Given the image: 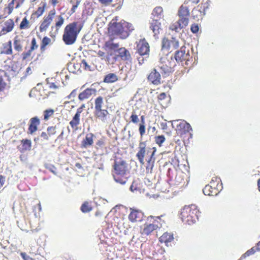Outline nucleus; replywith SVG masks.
I'll use <instances>...</instances> for the list:
<instances>
[{"label":"nucleus","instance_id":"nucleus-14","mask_svg":"<svg viewBox=\"0 0 260 260\" xmlns=\"http://www.w3.org/2000/svg\"><path fill=\"white\" fill-rule=\"evenodd\" d=\"M179 17V19L177 21L170 25V29L171 30L178 31L179 29H181L188 25L189 22V17Z\"/></svg>","mask_w":260,"mask_h":260},{"label":"nucleus","instance_id":"nucleus-48","mask_svg":"<svg viewBox=\"0 0 260 260\" xmlns=\"http://www.w3.org/2000/svg\"><path fill=\"white\" fill-rule=\"evenodd\" d=\"M39 47L35 38H33L31 41V45L29 49L32 51L37 49Z\"/></svg>","mask_w":260,"mask_h":260},{"label":"nucleus","instance_id":"nucleus-57","mask_svg":"<svg viewBox=\"0 0 260 260\" xmlns=\"http://www.w3.org/2000/svg\"><path fill=\"white\" fill-rule=\"evenodd\" d=\"M20 255L23 260H35V259L30 257L29 255H26L25 252H21L20 253Z\"/></svg>","mask_w":260,"mask_h":260},{"label":"nucleus","instance_id":"nucleus-63","mask_svg":"<svg viewBox=\"0 0 260 260\" xmlns=\"http://www.w3.org/2000/svg\"><path fill=\"white\" fill-rule=\"evenodd\" d=\"M75 166L76 167H77V168L80 169H82V165L79 163V162H77L75 164Z\"/></svg>","mask_w":260,"mask_h":260},{"label":"nucleus","instance_id":"nucleus-36","mask_svg":"<svg viewBox=\"0 0 260 260\" xmlns=\"http://www.w3.org/2000/svg\"><path fill=\"white\" fill-rule=\"evenodd\" d=\"M31 24L26 17H24L20 22L19 28L20 30L27 29L30 28Z\"/></svg>","mask_w":260,"mask_h":260},{"label":"nucleus","instance_id":"nucleus-43","mask_svg":"<svg viewBox=\"0 0 260 260\" xmlns=\"http://www.w3.org/2000/svg\"><path fill=\"white\" fill-rule=\"evenodd\" d=\"M54 113V110L52 109H46L43 112V119L45 121H47L49 118L51 117Z\"/></svg>","mask_w":260,"mask_h":260},{"label":"nucleus","instance_id":"nucleus-51","mask_svg":"<svg viewBox=\"0 0 260 260\" xmlns=\"http://www.w3.org/2000/svg\"><path fill=\"white\" fill-rule=\"evenodd\" d=\"M85 108V104H82L79 108L77 110L76 113L75 115H77L80 117V114L83 112L84 109Z\"/></svg>","mask_w":260,"mask_h":260},{"label":"nucleus","instance_id":"nucleus-26","mask_svg":"<svg viewBox=\"0 0 260 260\" xmlns=\"http://www.w3.org/2000/svg\"><path fill=\"white\" fill-rule=\"evenodd\" d=\"M150 28L154 33V36L155 37L159 34L161 30L160 22L157 19H153L150 23Z\"/></svg>","mask_w":260,"mask_h":260},{"label":"nucleus","instance_id":"nucleus-38","mask_svg":"<svg viewBox=\"0 0 260 260\" xmlns=\"http://www.w3.org/2000/svg\"><path fill=\"white\" fill-rule=\"evenodd\" d=\"M178 15L179 17H189L188 8L186 6L182 5L178 10Z\"/></svg>","mask_w":260,"mask_h":260},{"label":"nucleus","instance_id":"nucleus-61","mask_svg":"<svg viewBox=\"0 0 260 260\" xmlns=\"http://www.w3.org/2000/svg\"><path fill=\"white\" fill-rule=\"evenodd\" d=\"M76 90L74 89L69 94V95L68 96V98H70L71 97H75L76 96Z\"/></svg>","mask_w":260,"mask_h":260},{"label":"nucleus","instance_id":"nucleus-28","mask_svg":"<svg viewBox=\"0 0 260 260\" xmlns=\"http://www.w3.org/2000/svg\"><path fill=\"white\" fill-rule=\"evenodd\" d=\"M94 92V90L93 89L86 88L79 94L78 99L81 101L86 100L89 98Z\"/></svg>","mask_w":260,"mask_h":260},{"label":"nucleus","instance_id":"nucleus-34","mask_svg":"<svg viewBox=\"0 0 260 260\" xmlns=\"http://www.w3.org/2000/svg\"><path fill=\"white\" fill-rule=\"evenodd\" d=\"M51 40L49 37L45 36L43 38L41 45H40V51L42 53H43L46 49V46L51 44Z\"/></svg>","mask_w":260,"mask_h":260},{"label":"nucleus","instance_id":"nucleus-52","mask_svg":"<svg viewBox=\"0 0 260 260\" xmlns=\"http://www.w3.org/2000/svg\"><path fill=\"white\" fill-rule=\"evenodd\" d=\"M7 86L6 83L4 81V80L0 78V92L4 91L6 88Z\"/></svg>","mask_w":260,"mask_h":260},{"label":"nucleus","instance_id":"nucleus-54","mask_svg":"<svg viewBox=\"0 0 260 260\" xmlns=\"http://www.w3.org/2000/svg\"><path fill=\"white\" fill-rule=\"evenodd\" d=\"M199 28L198 25L195 23L192 24L190 27V30L191 32L194 34L198 32L199 31Z\"/></svg>","mask_w":260,"mask_h":260},{"label":"nucleus","instance_id":"nucleus-37","mask_svg":"<svg viewBox=\"0 0 260 260\" xmlns=\"http://www.w3.org/2000/svg\"><path fill=\"white\" fill-rule=\"evenodd\" d=\"M118 80L117 75L114 73H110L105 76L104 82L105 83H113Z\"/></svg>","mask_w":260,"mask_h":260},{"label":"nucleus","instance_id":"nucleus-33","mask_svg":"<svg viewBox=\"0 0 260 260\" xmlns=\"http://www.w3.org/2000/svg\"><path fill=\"white\" fill-rule=\"evenodd\" d=\"M14 47L15 50L18 52H21L22 51L23 46L22 40L18 36H16L14 38Z\"/></svg>","mask_w":260,"mask_h":260},{"label":"nucleus","instance_id":"nucleus-64","mask_svg":"<svg viewBox=\"0 0 260 260\" xmlns=\"http://www.w3.org/2000/svg\"><path fill=\"white\" fill-rule=\"evenodd\" d=\"M257 188L260 192V178L257 180Z\"/></svg>","mask_w":260,"mask_h":260},{"label":"nucleus","instance_id":"nucleus-16","mask_svg":"<svg viewBox=\"0 0 260 260\" xmlns=\"http://www.w3.org/2000/svg\"><path fill=\"white\" fill-rule=\"evenodd\" d=\"M40 123V119L38 116L31 118L29 121L27 133L32 135L36 132Z\"/></svg>","mask_w":260,"mask_h":260},{"label":"nucleus","instance_id":"nucleus-22","mask_svg":"<svg viewBox=\"0 0 260 260\" xmlns=\"http://www.w3.org/2000/svg\"><path fill=\"white\" fill-rule=\"evenodd\" d=\"M148 80L154 85H159L161 83V76L156 69H153L149 74Z\"/></svg>","mask_w":260,"mask_h":260},{"label":"nucleus","instance_id":"nucleus-6","mask_svg":"<svg viewBox=\"0 0 260 260\" xmlns=\"http://www.w3.org/2000/svg\"><path fill=\"white\" fill-rule=\"evenodd\" d=\"M200 211L196 206L191 205L185 206L181 210L180 218L183 222L188 224L195 223L198 219Z\"/></svg>","mask_w":260,"mask_h":260},{"label":"nucleus","instance_id":"nucleus-60","mask_svg":"<svg viewBox=\"0 0 260 260\" xmlns=\"http://www.w3.org/2000/svg\"><path fill=\"white\" fill-rule=\"evenodd\" d=\"M97 54L99 57H105V53L101 50H99Z\"/></svg>","mask_w":260,"mask_h":260},{"label":"nucleus","instance_id":"nucleus-25","mask_svg":"<svg viewBox=\"0 0 260 260\" xmlns=\"http://www.w3.org/2000/svg\"><path fill=\"white\" fill-rule=\"evenodd\" d=\"M155 227V226L151 224L150 222H146L143 225V228L141 229V234L145 236L150 235L153 232L156 230Z\"/></svg>","mask_w":260,"mask_h":260},{"label":"nucleus","instance_id":"nucleus-12","mask_svg":"<svg viewBox=\"0 0 260 260\" xmlns=\"http://www.w3.org/2000/svg\"><path fill=\"white\" fill-rule=\"evenodd\" d=\"M179 47V41L174 37L170 39L164 38L162 40L161 48L162 50L173 51Z\"/></svg>","mask_w":260,"mask_h":260},{"label":"nucleus","instance_id":"nucleus-18","mask_svg":"<svg viewBox=\"0 0 260 260\" xmlns=\"http://www.w3.org/2000/svg\"><path fill=\"white\" fill-rule=\"evenodd\" d=\"M131 212L128 216V218L132 222L140 221L143 216V213L139 210L130 208Z\"/></svg>","mask_w":260,"mask_h":260},{"label":"nucleus","instance_id":"nucleus-58","mask_svg":"<svg viewBox=\"0 0 260 260\" xmlns=\"http://www.w3.org/2000/svg\"><path fill=\"white\" fill-rule=\"evenodd\" d=\"M5 182V178L2 175H0V188H1Z\"/></svg>","mask_w":260,"mask_h":260},{"label":"nucleus","instance_id":"nucleus-59","mask_svg":"<svg viewBox=\"0 0 260 260\" xmlns=\"http://www.w3.org/2000/svg\"><path fill=\"white\" fill-rule=\"evenodd\" d=\"M50 3L52 6L55 7L59 3V1L58 0H50Z\"/></svg>","mask_w":260,"mask_h":260},{"label":"nucleus","instance_id":"nucleus-11","mask_svg":"<svg viewBox=\"0 0 260 260\" xmlns=\"http://www.w3.org/2000/svg\"><path fill=\"white\" fill-rule=\"evenodd\" d=\"M174 57L178 62H182L184 61L185 64L186 65L189 64L188 62L191 58L189 50L186 51V48L184 46H182L179 50L175 52Z\"/></svg>","mask_w":260,"mask_h":260},{"label":"nucleus","instance_id":"nucleus-30","mask_svg":"<svg viewBox=\"0 0 260 260\" xmlns=\"http://www.w3.org/2000/svg\"><path fill=\"white\" fill-rule=\"evenodd\" d=\"M1 53V54L7 55H11L12 54L13 51L11 41H9L8 43L3 44V47Z\"/></svg>","mask_w":260,"mask_h":260},{"label":"nucleus","instance_id":"nucleus-45","mask_svg":"<svg viewBox=\"0 0 260 260\" xmlns=\"http://www.w3.org/2000/svg\"><path fill=\"white\" fill-rule=\"evenodd\" d=\"M105 139L102 138L98 140L95 143V148L97 150L106 148Z\"/></svg>","mask_w":260,"mask_h":260},{"label":"nucleus","instance_id":"nucleus-19","mask_svg":"<svg viewBox=\"0 0 260 260\" xmlns=\"http://www.w3.org/2000/svg\"><path fill=\"white\" fill-rule=\"evenodd\" d=\"M56 133V126H49L47 128L46 132H42L40 138L42 141H48L49 138L55 135Z\"/></svg>","mask_w":260,"mask_h":260},{"label":"nucleus","instance_id":"nucleus-39","mask_svg":"<svg viewBox=\"0 0 260 260\" xmlns=\"http://www.w3.org/2000/svg\"><path fill=\"white\" fill-rule=\"evenodd\" d=\"M46 8V4L44 3L42 6L39 7L37 10L32 13V15L35 16L37 18L41 16L45 11Z\"/></svg>","mask_w":260,"mask_h":260},{"label":"nucleus","instance_id":"nucleus-9","mask_svg":"<svg viewBox=\"0 0 260 260\" xmlns=\"http://www.w3.org/2000/svg\"><path fill=\"white\" fill-rule=\"evenodd\" d=\"M56 14L54 8L50 10L45 14L39 23V31L45 32L51 26Z\"/></svg>","mask_w":260,"mask_h":260},{"label":"nucleus","instance_id":"nucleus-3","mask_svg":"<svg viewBox=\"0 0 260 260\" xmlns=\"http://www.w3.org/2000/svg\"><path fill=\"white\" fill-rule=\"evenodd\" d=\"M128 166L126 161L121 158H116L113 165L112 176L114 180L121 184L127 181Z\"/></svg>","mask_w":260,"mask_h":260},{"label":"nucleus","instance_id":"nucleus-49","mask_svg":"<svg viewBox=\"0 0 260 260\" xmlns=\"http://www.w3.org/2000/svg\"><path fill=\"white\" fill-rule=\"evenodd\" d=\"M167 98V95L165 92L160 93L157 97L158 102L163 106L164 101Z\"/></svg>","mask_w":260,"mask_h":260},{"label":"nucleus","instance_id":"nucleus-23","mask_svg":"<svg viewBox=\"0 0 260 260\" xmlns=\"http://www.w3.org/2000/svg\"><path fill=\"white\" fill-rule=\"evenodd\" d=\"M94 137V135L92 133H90L87 134L85 138H84L81 142V147L83 148H87L92 146Z\"/></svg>","mask_w":260,"mask_h":260},{"label":"nucleus","instance_id":"nucleus-4","mask_svg":"<svg viewBox=\"0 0 260 260\" xmlns=\"http://www.w3.org/2000/svg\"><path fill=\"white\" fill-rule=\"evenodd\" d=\"M82 27L83 25L77 21H74L67 24L64 27L62 35V40L64 44L67 45L74 44Z\"/></svg>","mask_w":260,"mask_h":260},{"label":"nucleus","instance_id":"nucleus-56","mask_svg":"<svg viewBox=\"0 0 260 260\" xmlns=\"http://www.w3.org/2000/svg\"><path fill=\"white\" fill-rule=\"evenodd\" d=\"M80 3V1L79 0H77L76 2V3L73 5V6L71 9V12L72 14L75 12L77 8L78 7V6L79 5Z\"/></svg>","mask_w":260,"mask_h":260},{"label":"nucleus","instance_id":"nucleus-5","mask_svg":"<svg viewBox=\"0 0 260 260\" xmlns=\"http://www.w3.org/2000/svg\"><path fill=\"white\" fill-rule=\"evenodd\" d=\"M108 108V106L104 103V98L101 95L98 96L94 100V117L103 123L107 122L110 120L111 116Z\"/></svg>","mask_w":260,"mask_h":260},{"label":"nucleus","instance_id":"nucleus-2","mask_svg":"<svg viewBox=\"0 0 260 260\" xmlns=\"http://www.w3.org/2000/svg\"><path fill=\"white\" fill-rule=\"evenodd\" d=\"M118 20L117 16L112 19L109 25V30L112 34L118 36L121 39H126L134 30V27L131 23L124 20L117 22Z\"/></svg>","mask_w":260,"mask_h":260},{"label":"nucleus","instance_id":"nucleus-62","mask_svg":"<svg viewBox=\"0 0 260 260\" xmlns=\"http://www.w3.org/2000/svg\"><path fill=\"white\" fill-rule=\"evenodd\" d=\"M255 247L256 248L257 251L260 250V241L257 243Z\"/></svg>","mask_w":260,"mask_h":260},{"label":"nucleus","instance_id":"nucleus-46","mask_svg":"<svg viewBox=\"0 0 260 260\" xmlns=\"http://www.w3.org/2000/svg\"><path fill=\"white\" fill-rule=\"evenodd\" d=\"M32 51L29 50L27 51L23 52L22 54V59L23 60H30L32 58L31 57V54H32Z\"/></svg>","mask_w":260,"mask_h":260},{"label":"nucleus","instance_id":"nucleus-35","mask_svg":"<svg viewBox=\"0 0 260 260\" xmlns=\"http://www.w3.org/2000/svg\"><path fill=\"white\" fill-rule=\"evenodd\" d=\"M16 0H12L10 2L8 3L7 6H6L4 9V13L7 15V16H9L12 14L14 9V4Z\"/></svg>","mask_w":260,"mask_h":260},{"label":"nucleus","instance_id":"nucleus-1","mask_svg":"<svg viewBox=\"0 0 260 260\" xmlns=\"http://www.w3.org/2000/svg\"><path fill=\"white\" fill-rule=\"evenodd\" d=\"M156 149L155 147L147 148L146 141H140L138 145V151L136 154L139 162L141 165H144L146 161V171L147 173L152 172L155 158L154 154Z\"/></svg>","mask_w":260,"mask_h":260},{"label":"nucleus","instance_id":"nucleus-10","mask_svg":"<svg viewBox=\"0 0 260 260\" xmlns=\"http://www.w3.org/2000/svg\"><path fill=\"white\" fill-rule=\"evenodd\" d=\"M221 183L219 179H212L210 182L203 189V193L206 196H215L217 195L221 190Z\"/></svg>","mask_w":260,"mask_h":260},{"label":"nucleus","instance_id":"nucleus-50","mask_svg":"<svg viewBox=\"0 0 260 260\" xmlns=\"http://www.w3.org/2000/svg\"><path fill=\"white\" fill-rule=\"evenodd\" d=\"M81 67H82L86 71H91V67L88 65L87 62L85 60L83 59L82 60L81 63Z\"/></svg>","mask_w":260,"mask_h":260},{"label":"nucleus","instance_id":"nucleus-7","mask_svg":"<svg viewBox=\"0 0 260 260\" xmlns=\"http://www.w3.org/2000/svg\"><path fill=\"white\" fill-rule=\"evenodd\" d=\"M173 121L177 123L175 129L177 136L180 137L183 142L192 138V128L189 123L184 120H176Z\"/></svg>","mask_w":260,"mask_h":260},{"label":"nucleus","instance_id":"nucleus-53","mask_svg":"<svg viewBox=\"0 0 260 260\" xmlns=\"http://www.w3.org/2000/svg\"><path fill=\"white\" fill-rule=\"evenodd\" d=\"M46 169L49 170L51 172H52L54 175H57L56 168L54 166L49 165L48 166L46 167Z\"/></svg>","mask_w":260,"mask_h":260},{"label":"nucleus","instance_id":"nucleus-47","mask_svg":"<svg viewBox=\"0 0 260 260\" xmlns=\"http://www.w3.org/2000/svg\"><path fill=\"white\" fill-rule=\"evenodd\" d=\"M131 121L133 123L137 124L139 121L138 116L137 115L136 112L133 111L130 116Z\"/></svg>","mask_w":260,"mask_h":260},{"label":"nucleus","instance_id":"nucleus-31","mask_svg":"<svg viewBox=\"0 0 260 260\" xmlns=\"http://www.w3.org/2000/svg\"><path fill=\"white\" fill-rule=\"evenodd\" d=\"M118 43H114L112 40L106 41L104 44V48L107 51V53L109 52L108 51L116 50L119 47Z\"/></svg>","mask_w":260,"mask_h":260},{"label":"nucleus","instance_id":"nucleus-55","mask_svg":"<svg viewBox=\"0 0 260 260\" xmlns=\"http://www.w3.org/2000/svg\"><path fill=\"white\" fill-rule=\"evenodd\" d=\"M99 2L104 6H108L112 2V0H98Z\"/></svg>","mask_w":260,"mask_h":260},{"label":"nucleus","instance_id":"nucleus-32","mask_svg":"<svg viewBox=\"0 0 260 260\" xmlns=\"http://www.w3.org/2000/svg\"><path fill=\"white\" fill-rule=\"evenodd\" d=\"M80 117L77 115H75L73 116L72 119L70 122V125L74 131H76L78 130V126L80 124Z\"/></svg>","mask_w":260,"mask_h":260},{"label":"nucleus","instance_id":"nucleus-17","mask_svg":"<svg viewBox=\"0 0 260 260\" xmlns=\"http://www.w3.org/2000/svg\"><path fill=\"white\" fill-rule=\"evenodd\" d=\"M15 27V22L13 19L10 18L4 23V25L0 31V37L11 32Z\"/></svg>","mask_w":260,"mask_h":260},{"label":"nucleus","instance_id":"nucleus-21","mask_svg":"<svg viewBox=\"0 0 260 260\" xmlns=\"http://www.w3.org/2000/svg\"><path fill=\"white\" fill-rule=\"evenodd\" d=\"M159 68L162 74L166 75H169L172 72L173 66L169 61L167 59L160 62Z\"/></svg>","mask_w":260,"mask_h":260},{"label":"nucleus","instance_id":"nucleus-40","mask_svg":"<svg viewBox=\"0 0 260 260\" xmlns=\"http://www.w3.org/2000/svg\"><path fill=\"white\" fill-rule=\"evenodd\" d=\"M163 13V9L162 7L158 6L155 7L152 13V15L153 16V17L157 18H160L162 14Z\"/></svg>","mask_w":260,"mask_h":260},{"label":"nucleus","instance_id":"nucleus-20","mask_svg":"<svg viewBox=\"0 0 260 260\" xmlns=\"http://www.w3.org/2000/svg\"><path fill=\"white\" fill-rule=\"evenodd\" d=\"M164 215L160 216H154L152 215L149 216L147 218V220H149V222L152 225H154L156 230L162 227V225L165 223V221L161 219V217H163Z\"/></svg>","mask_w":260,"mask_h":260},{"label":"nucleus","instance_id":"nucleus-27","mask_svg":"<svg viewBox=\"0 0 260 260\" xmlns=\"http://www.w3.org/2000/svg\"><path fill=\"white\" fill-rule=\"evenodd\" d=\"M173 235L168 232L164 233L159 238V242L165 243L166 246H168V244L173 241Z\"/></svg>","mask_w":260,"mask_h":260},{"label":"nucleus","instance_id":"nucleus-44","mask_svg":"<svg viewBox=\"0 0 260 260\" xmlns=\"http://www.w3.org/2000/svg\"><path fill=\"white\" fill-rule=\"evenodd\" d=\"M92 208L88 202H85L81 207V210L83 213L89 212L91 211Z\"/></svg>","mask_w":260,"mask_h":260},{"label":"nucleus","instance_id":"nucleus-15","mask_svg":"<svg viewBox=\"0 0 260 260\" xmlns=\"http://www.w3.org/2000/svg\"><path fill=\"white\" fill-rule=\"evenodd\" d=\"M149 48V45L145 39L140 40L137 45V52L141 56L148 55Z\"/></svg>","mask_w":260,"mask_h":260},{"label":"nucleus","instance_id":"nucleus-41","mask_svg":"<svg viewBox=\"0 0 260 260\" xmlns=\"http://www.w3.org/2000/svg\"><path fill=\"white\" fill-rule=\"evenodd\" d=\"M256 251H257L256 248L255 247H253L251 249L248 250L245 253L243 254L238 260H242L247 257L253 254Z\"/></svg>","mask_w":260,"mask_h":260},{"label":"nucleus","instance_id":"nucleus-8","mask_svg":"<svg viewBox=\"0 0 260 260\" xmlns=\"http://www.w3.org/2000/svg\"><path fill=\"white\" fill-rule=\"evenodd\" d=\"M118 54L113 55L112 52H108V55L106 57V61L108 64H113L117 60L118 57L123 61H129L132 60L131 55L128 50L124 47H121L117 50Z\"/></svg>","mask_w":260,"mask_h":260},{"label":"nucleus","instance_id":"nucleus-42","mask_svg":"<svg viewBox=\"0 0 260 260\" xmlns=\"http://www.w3.org/2000/svg\"><path fill=\"white\" fill-rule=\"evenodd\" d=\"M154 139L155 143L159 147H161L162 146V144L166 141V138L164 135L156 136Z\"/></svg>","mask_w":260,"mask_h":260},{"label":"nucleus","instance_id":"nucleus-29","mask_svg":"<svg viewBox=\"0 0 260 260\" xmlns=\"http://www.w3.org/2000/svg\"><path fill=\"white\" fill-rule=\"evenodd\" d=\"M139 132L140 135V139L142 140L144 136L146 133V126L145 124V117L144 116L141 117V123L139 125Z\"/></svg>","mask_w":260,"mask_h":260},{"label":"nucleus","instance_id":"nucleus-24","mask_svg":"<svg viewBox=\"0 0 260 260\" xmlns=\"http://www.w3.org/2000/svg\"><path fill=\"white\" fill-rule=\"evenodd\" d=\"M31 148V141L29 139H22L21 140V145L18 146V149L21 153L30 150Z\"/></svg>","mask_w":260,"mask_h":260},{"label":"nucleus","instance_id":"nucleus-13","mask_svg":"<svg viewBox=\"0 0 260 260\" xmlns=\"http://www.w3.org/2000/svg\"><path fill=\"white\" fill-rule=\"evenodd\" d=\"M64 22V19L62 15H58L55 20V24L51 26V30L49 32V35L51 37H55L58 34L59 30L63 24Z\"/></svg>","mask_w":260,"mask_h":260}]
</instances>
